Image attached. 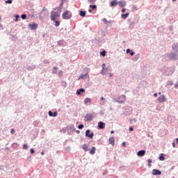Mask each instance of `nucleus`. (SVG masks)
Returning <instances> with one entry per match:
<instances>
[{
  "label": "nucleus",
  "instance_id": "1",
  "mask_svg": "<svg viewBox=\"0 0 178 178\" xmlns=\"http://www.w3.org/2000/svg\"><path fill=\"white\" fill-rule=\"evenodd\" d=\"M59 16H60V10L58 11H51V20H52V22H55Z\"/></svg>",
  "mask_w": 178,
  "mask_h": 178
},
{
  "label": "nucleus",
  "instance_id": "2",
  "mask_svg": "<svg viewBox=\"0 0 178 178\" xmlns=\"http://www.w3.org/2000/svg\"><path fill=\"white\" fill-rule=\"evenodd\" d=\"M63 19L65 20H69L72 17V13H70V11L66 10L65 13L62 15Z\"/></svg>",
  "mask_w": 178,
  "mask_h": 178
},
{
  "label": "nucleus",
  "instance_id": "3",
  "mask_svg": "<svg viewBox=\"0 0 178 178\" xmlns=\"http://www.w3.org/2000/svg\"><path fill=\"white\" fill-rule=\"evenodd\" d=\"M117 102H118V104H124V102H126V95H121L118 98V101H117Z\"/></svg>",
  "mask_w": 178,
  "mask_h": 178
},
{
  "label": "nucleus",
  "instance_id": "4",
  "mask_svg": "<svg viewBox=\"0 0 178 178\" xmlns=\"http://www.w3.org/2000/svg\"><path fill=\"white\" fill-rule=\"evenodd\" d=\"M152 175H153V176H161V175H162V172L159 170L154 169L152 171Z\"/></svg>",
  "mask_w": 178,
  "mask_h": 178
},
{
  "label": "nucleus",
  "instance_id": "5",
  "mask_svg": "<svg viewBox=\"0 0 178 178\" xmlns=\"http://www.w3.org/2000/svg\"><path fill=\"white\" fill-rule=\"evenodd\" d=\"M92 114H86L85 116V122H91L92 120Z\"/></svg>",
  "mask_w": 178,
  "mask_h": 178
},
{
  "label": "nucleus",
  "instance_id": "6",
  "mask_svg": "<svg viewBox=\"0 0 178 178\" xmlns=\"http://www.w3.org/2000/svg\"><path fill=\"white\" fill-rule=\"evenodd\" d=\"M91 131H90V129H87L86 131V137H89V138H92L94 137V134L93 133H91Z\"/></svg>",
  "mask_w": 178,
  "mask_h": 178
},
{
  "label": "nucleus",
  "instance_id": "7",
  "mask_svg": "<svg viewBox=\"0 0 178 178\" xmlns=\"http://www.w3.org/2000/svg\"><path fill=\"white\" fill-rule=\"evenodd\" d=\"M157 101H159V102L160 103L166 102V97H165V95H162L157 99Z\"/></svg>",
  "mask_w": 178,
  "mask_h": 178
},
{
  "label": "nucleus",
  "instance_id": "8",
  "mask_svg": "<svg viewBox=\"0 0 178 178\" xmlns=\"http://www.w3.org/2000/svg\"><path fill=\"white\" fill-rule=\"evenodd\" d=\"M118 5L120 8H124L127 5V3L124 1H118Z\"/></svg>",
  "mask_w": 178,
  "mask_h": 178
},
{
  "label": "nucleus",
  "instance_id": "9",
  "mask_svg": "<svg viewBox=\"0 0 178 178\" xmlns=\"http://www.w3.org/2000/svg\"><path fill=\"white\" fill-rule=\"evenodd\" d=\"M98 129H105V123L102 122H98Z\"/></svg>",
  "mask_w": 178,
  "mask_h": 178
},
{
  "label": "nucleus",
  "instance_id": "10",
  "mask_svg": "<svg viewBox=\"0 0 178 178\" xmlns=\"http://www.w3.org/2000/svg\"><path fill=\"white\" fill-rule=\"evenodd\" d=\"M118 0H113L110 3V6H111V8H113V6H116V5H118Z\"/></svg>",
  "mask_w": 178,
  "mask_h": 178
},
{
  "label": "nucleus",
  "instance_id": "11",
  "mask_svg": "<svg viewBox=\"0 0 178 178\" xmlns=\"http://www.w3.org/2000/svg\"><path fill=\"white\" fill-rule=\"evenodd\" d=\"M29 27L31 30H37V27H38V25H37V24H29Z\"/></svg>",
  "mask_w": 178,
  "mask_h": 178
},
{
  "label": "nucleus",
  "instance_id": "12",
  "mask_svg": "<svg viewBox=\"0 0 178 178\" xmlns=\"http://www.w3.org/2000/svg\"><path fill=\"white\" fill-rule=\"evenodd\" d=\"M138 156H144L145 155V150H140L137 152Z\"/></svg>",
  "mask_w": 178,
  "mask_h": 178
},
{
  "label": "nucleus",
  "instance_id": "13",
  "mask_svg": "<svg viewBox=\"0 0 178 178\" xmlns=\"http://www.w3.org/2000/svg\"><path fill=\"white\" fill-rule=\"evenodd\" d=\"M81 92H86V90H84L83 88L78 89L76 91V95H81Z\"/></svg>",
  "mask_w": 178,
  "mask_h": 178
},
{
  "label": "nucleus",
  "instance_id": "14",
  "mask_svg": "<svg viewBox=\"0 0 178 178\" xmlns=\"http://www.w3.org/2000/svg\"><path fill=\"white\" fill-rule=\"evenodd\" d=\"M97 149L95 148V147H92V149H89L88 151H90V155H94V154H95V150Z\"/></svg>",
  "mask_w": 178,
  "mask_h": 178
},
{
  "label": "nucleus",
  "instance_id": "15",
  "mask_svg": "<svg viewBox=\"0 0 178 178\" xmlns=\"http://www.w3.org/2000/svg\"><path fill=\"white\" fill-rule=\"evenodd\" d=\"M85 105H88V104H91V99L90 98H86L84 100Z\"/></svg>",
  "mask_w": 178,
  "mask_h": 178
},
{
  "label": "nucleus",
  "instance_id": "16",
  "mask_svg": "<svg viewBox=\"0 0 178 178\" xmlns=\"http://www.w3.org/2000/svg\"><path fill=\"white\" fill-rule=\"evenodd\" d=\"M109 144H112L113 145H115V138L111 137L109 138Z\"/></svg>",
  "mask_w": 178,
  "mask_h": 178
},
{
  "label": "nucleus",
  "instance_id": "17",
  "mask_svg": "<svg viewBox=\"0 0 178 178\" xmlns=\"http://www.w3.org/2000/svg\"><path fill=\"white\" fill-rule=\"evenodd\" d=\"M129 15H130L129 13H125V14H122V15H121V17H122V19H127V17H129Z\"/></svg>",
  "mask_w": 178,
  "mask_h": 178
},
{
  "label": "nucleus",
  "instance_id": "18",
  "mask_svg": "<svg viewBox=\"0 0 178 178\" xmlns=\"http://www.w3.org/2000/svg\"><path fill=\"white\" fill-rule=\"evenodd\" d=\"M86 13H87L86 11L81 10L79 15L81 17H86Z\"/></svg>",
  "mask_w": 178,
  "mask_h": 178
},
{
  "label": "nucleus",
  "instance_id": "19",
  "mask_svg": "<svg viewBox=\"0 0 178 178\" xmlns=\"http://www.w3.org/2000/svg\"><path fill=\"white\" fill-rule=\"evenodd\" d=\"M82 149L87 152L88 150V145H87L86 144H84L83 146H82Z\"/></svg>",
  "mask_w": 178,
  "mask_h": 178
},
{
  "label": "nucleus",
  "instance_id": "20",
  "mask_svg": "<svg viewBox=\"0 0 178 178\" xmlns=\"http://www.w3.org/2000/svg\"><path fill=\"white\" fill-rule=\"evenodd\" d=\"M127 54H130L131 56H133V55H134V52L131 51L130 49H127Z\"/></svg>",
  "mask_w": 178,
  "mask_h": 178
},
{
  "label": "nucleus",
  "instance_id": "21",
  "mask_svg": "<svg viewBox=\"0 0 178 178\" xmlns=\"http://www.w3.org/2000/svg\"><path fill=\"white\" fill-rule=\"evenodd\" d=\"M55 23V26L56 27H59L60 22L59 21H56V19H55V21H54Z\"/></svg>",
  "mask_w": 178,
  "mask_h": 178
},
{
  "label": "nucleus",
  "instance_id": "22",
  "mask_svg": "<svg viewBox=\"0 0 178 178\" xmlns=\"http://www.w3.org/2000/svg\"><path fill=\"white\" fill-rule=\"evenodd\" d=\"M102 66H103L102 73L105 74V73H106V68H105V64H103Z\"/></svg>",
  "mask_w": 178,
  "mask_h": 178
},
{
  "label": "nucleus",
  "instance_id": "23",
  "mask_svg": "<svg viewBox=\"0 0 178 178\" xmlns=\"http://www.w3.org/2000/svg\"><path fill=\"white\" fill-rule=\"evenodd\" d=\"M101 56H105L106 55V51L105 50L100 52Z\"/></svg>",
  "mask_w": 178,
  "mask_h": 178
},
{
  "label": "nucleus",
  "instance_id": "24",
  "mask_svg": "<svg viewBox=\"0 0 178 178\" xmlns=\"http://www.w3.org/2000/svg\"><path fill=\"white\" fill-rule=\"evenodd\" d=\"M21 17H22V20H24V19H26L27 15H26V14H22V15H21Z\"/></svg>",
  "mask_w": 178,
  "mask_h": 178
},
{
  "label": "nucleus",
  "instance_id": "25",
  "mask_svg": "<svg viewBox=\"0 0 178 178\" xmlns=\"http://www.w3.org/2000/svg\"><path fill=\"white\" fill-rule=\"evenodd\" d=\"M160 161H165V157L163 156V154H161L159 156Z\"/></svg>",
  "mask_w": 178,
  "mask_h": 178
},
{
  "label": "nucleus",
  "instance_id": "26",
  "mask_svg": "<svg viewBox=\"0 0 178 178\" xmlns=\"http://www.w3.org/2000/svg\"><path fill=\"white\" fill-rule=\"evenodd\" d=\"M88 2L89 3H95V2H97V0H88Z\"/></svg>",
  "mask_w": 178,
  "mask_h": 178
},
{
  "label": "nucleus",
  "instance_id": "27",
  "mask_svg": "<svg viewBox=\"0 0 178 178\" xmlns=\"http://www.w3.org/2000/svg\"><path fill=\"white\" fill-rule=\"evenodd\" d=\"M84 128V125L83 124H81L79 125L78 129H79L80 130H81V129Z\"/></svg>",
  "mask_w": 178,
  "mask_h": 178
},
{
  "label": "nucleus",
  "instance_id": "28",
  "mask_svg": "<svg viewBox=\"0 0 178 178\" xmlns=\"http://www.w3.org/2000/svg\"><path fill=\"white\" fill-rule=\"evenodd\" d=\"M90 8H92V9H97V6H95V5H90Z\"/></svg>",
  "mask_w": 178,
  "mask_h": 178
},
{
  "label": "nucleus",
  "instance_id": "29",
  "mask_svg": "<svg viewBox=\"0 0 178 178\" xmlns=\"http://www.w3.org/2000/svg\"><path fill=\"white\" fill-rule=\"evenodd\" d=\"M19 17H20V16H19L18 15H15V22H18L19 21Z\"/></svg>",
  "mask_w": 178,
  "mask_h": 178
},
{
  "label": "nucleus",
  "instance_id": "30",
  "mask_svg": "<svg viewBox=\"0 0 178 178\" xmlns=\"http://www.w3.org/2000/svg\"><path fill=\"white\" fill-rule=\"evenodd\" d=\"M85 76H88V74L81 75L79 79H84Z\"/></svg>",
  "mask_w": 178,
  "mask_h": 178
},
{
  "label": "nucleus",
  "instance_id": "31",
  "mask_svg": "<svg viewBox=\"0 0 178 178\" xmlns=\"http://www.w3.org/2000/svg\"><path fill=\"white\" fill-rule=\"evenodd\" d=\"M58 116V113L57 112H54L53 113V118H56Z\"/></svg>",
  "mask_w": 178,
  "mask_h": 178
},
{
  "label": "nucleus",
  "instance_id": "32",
  "mask_svg": "<svg viewBox=\"0 0 178 178\" xmlns=\"http://www.w3.org/2000/svg\"><path fill=\"white\" fill-rule=\"evenodd\" d=\"M49 116L53 117L54 113H52V111H49Z\"/></svg>",
  "mask_w": 178,
  "mask_h": 178
},
{
  "label": "nucleus",
  "instance_id": "33",
  "mask_svg": "<svg viewBox=\"0 0 178 178\" xmlns=\"http://www.w3.org/2000/svg\"><path fill=\"white\" fill-rule=\"evenodd\" d=\"M28 147L26 144L23 145V149H27Z\"/></svg>",
  "mask_w": 178,
  "mask_h": 178
},
{
  "label": "nucleus",
  "instance_id": "34",
  "mask_svg": "<svg viewBox=\"0 0 178 178\" xmlns=\"http://www.w3.org/2000/svg\"><path fill=\"white\" fill-rule=\"evenodd\" d=\"M122 13H124V12H126V8H124V7L121 10Z\"/></svg>",
  "mask_w": 178,
  "mask_h": 178
},
{
  "label": "nucleus",
  "instance_id": "35",
  "mask_svg": "<svg viewBox=\"0 0 178 178\" xmlns=\"http://www.w3.org/2000/svg\"><path fill=\"white\" fill-rule=\"evenodd\" d=\"M10 133H11V134H15V129H11Z\"/></svg>",
  "mask_w": 178,
  "mask_h": 178
},
{
  "label": "nucleus",
  "instance_id": "36",
  "mask_svg": "<svg viewBox=\"0 0 178 178\" xmlns=\"http://www.w3.org/2000/svg\"><path fill=\"white\" fill-rule=\"evenodd\" d=\"M6 3H12V0H8L6 1Z\"/></svg>",
  "mask_w": 178,
  "mask_h": 178
},
{
  "label": "nucleus",
  "instance_id": "37",
  "mask_svg": "<svg viewBox=\"0 0 178 178\" xmlns=\"http://www.w3.org/2000/svg\"><path fill=\"white\" fill-rule=\"evenodd\" d=\"M103 22L106 24L108 23V20L106 18L103 19Z\"/></svg>",
  "mask_w": 178,
  "mask_h": 178
},
{
  "label": "nucleus",
  "instance_id": "38",
  "mask_svg": "<svg viewBox=\"0 0 178 178\" xmlns=\"http://www.w3.org/2000/svg\"><path fill=\"white\" fill-rule=\"evenodd\" d=\"M177 45H174L172 46L173 49H175V51H177V49L176 48Z\"/></svg>",
  "mask_w": 178,
  "mask_h": 178
},
{
  "label": "nucleus",
  "instance_id": "39",
  "mask_svg": "<svg viewBox=\"0 0 178 178\" xmlns=\"http://www.w3.org/2000/svg\"><path fill=\"white\" fill-rule=\"evenodd\" d=\"M147 162H148V163H152V160L148 159V160H147Z\"/></svg>",
  "mask_w": 178,
  "mask_h": 178
},
{
  "label": "nucleus",
  "instance_id": "40",
  "mask_svg": "<svg viewBox=\"0 0 178 178\" xmlns=\"http://www.w3.org/2000/svg\"><path fill=\"white\" fill-rule=\"evenodd\" d=\"M31 154H34V149H31Z\"/></svg>",
  "mask_w": 178,
  "mask_h": 178
},
{
  "label": "nucleus",
  "instance_id": "41",
  "mask_svg": "<svg viewBox=\"0 0 178 178\" xmlns=\"http://www.w3.org/2000/svg\"><path fill=\"white\" fill-rule=\"evenodd\" d=\"M133 130H134V129L131 127H129V131H133Z\"/></svg>",
  "mask_w": 178,
  "mask_h": 178
},
{
  "label": "nucleus",
  "instance_id": "42",
  "mask_svg": "<svg viewBox=\"0 0 178 178\" xmlns=\"http://www.w3.org/2000/svg\"><path fill=\"white\" fill-rule=\"evenodd\" d=\"M125 146H126V143L125 142L122 143V147H125Z\"/></svg>",
  "mask_w": 178,
  "mask_h": 178
},
{
  "label": "nucleus",
  "instance_id": "43",
  "mask_svg": "<svg viewBox=\"0 0 178 178\" xmlns=\"http://www.w3.org/2000/svg\"><path fill=\"white\" fill-rule=\"evenodd\" d=\"M154 97H158V94L157 93H154Z\"/></svg>",
  "mask_w": 178,
  "mask_h": 178
},
{
  "label": "nucleus",
  "instance_id": "44",
  "mask_svg": "<svg viewBox=\"0 0 178 178\" xmlns=\"http://www.w3.org/2000/svg\"><path fill=\"white\" fill-rule=\"evenodd\" d=\"M172 146L175 147H176V145H175V143H172Z\"/></svg>",
  "mask_w": 178,
  "mask_h": 178
},
{
  "label": "nucleus",
  "instance_id": "45",
  "mask_svg": "<svg viewBox=\"0 0 178 178\" xmlns=\"http://www.w3.org/2000/svg\"><path fill=\"white\" fill-rule=\"evenodd\" d=\"M100 99H101V101H104V97H102L101 98H100Z\"/></svg>",
  "mask_w": 178,
  "mask_h": 178
},
{
  "label": "nucleus",
  "instance_id": "46",
  "mask_svg": "<svg viewBox=\"0 0 178 178\" xmlns=\"http://www.w3.org/2000/svg\"><path fill=\"white\" fill-rule=\"evenodd\" d=\"M148 166H149V168H151V166H152L151 163H149Z\"/></svg>",
  "mask_w": 178,
  "mask_h": 178
},
{
  "label": "nucleus",
  "instance_id": "47",
  "mask_svg": "<svg viewBox=\"0 0 178 178\" xmlns=\"http://www.w3.org/2000/svg\"><path fill=\"white\" fill-rule=\"evenodd\" d=\"M111 134H113V133H115V131H111Z\"/></svg>",
  "mask_w": 178,
  "mask_h": 178
},
{
  "label": "nucleus",
  "instance_id": "48",
  "mask_svg": "<svg viewBox=\"0 0 178 178\" xmlns=\"http://www.w3.org/2000/svg\"><path fill=\"white\" fill-rule=\"evenodd\" d=\"M40 154H41V155H44V152H42Z\"/></svg>",
  "mask_w": 178,
  "mask_h": 178
},
{
  "label": "nucleus",
  "instance_id": "49",
  "mask_svg": "<svg viewBox=\"0 0 178 178\" xmlns=\"http://www.w3.org/2000/svg\"><path fill=\"white\" fill-rule=\"evenodd\" d=\"M177 144H178V138H176Z\"/></svg>",
  "mask_w": 178,
  "mask_h": 178
},
{
  "label": "nucleus",
  "instance_id": "50",
  "mask_svg": "<svg viewBox=\"0 0 178 178\" xmlns=\"http://www.w3.org/2000/svg\"><path fill=\"white\" fill-rule=\"evenodd\" d=\"M88 12L91 13L92 12V10H89Z\"/></svg>",
  "mask_w": 178,
  "mask_h": 178
},
{
  "label": "nucleus",
  "instance_id": "51",
  "mask_svg": "<svg viewBox=\"0 0 178 178\" xmlns=\"http://www.w3.org/2000/svg\"><path fill=\"white\" fill-rule=\"evenodd\" d=\"M172 2H176V0H172Z\"/></svg>",
  "mask_w": 178,
  "mask_h": 178
},
{
  "label": "nucleus",
  "instance_id": "52",
  "mask_svg": "<svg viewBox=\"0 0 178 178\" xmlns=\"http://www.w3.org/2000/svg\"><path fill=\"white\" fill-rule=\"evenodd\" d=\"M54 10H56V8H54Z\"/></svg>",
  "mask_w": 178,
  "mask_h": 178
},
{
  "label": "nucleus",
  "instance_id": "53",
  "mask_svg": "<svg viewBox=\"0 0 178 178\" xmlns=\"http://www.w3.org/2000/svg\"><path fill=\"white\" fill-rule=\"evenodd\" d=\"M111 77H112V74H110Z\"/></svg>",
  "mask_w": 178,
  "mask_h": 178
},
{
  "label": "nucleus",
  "instance_id": "54",
  "mask_svg": "<svg viewBox=\"0 0 178 178\" xmlns=\"http://www.w3.org/2000/svg\"><path fill=\"white\" fill-rule=\"evenodd\" d=\"M159 95H161V92H159Z\"/></svg>",
  "mask_w": 178,
  "mask_h": 178
},
{
  "label": "nucleus",
  "instance_id": "55",
  "mask_svg": "<svg viewBox=\"0 0 178 178\" xmlns=\"http://www.w3.org/2000/svg\"><path fill=\"white\" fill-rule=\"evenodd\" d=\"M0 20H1V16H0Z\"/></svg>",
  "mask_w": 178,
  "mask_h": 178
}]
</instances>
